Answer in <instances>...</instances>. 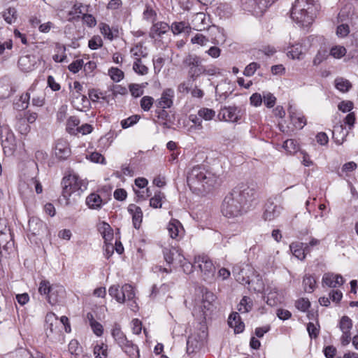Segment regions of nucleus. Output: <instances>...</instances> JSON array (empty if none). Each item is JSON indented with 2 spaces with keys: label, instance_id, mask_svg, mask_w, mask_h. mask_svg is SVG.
I'll use <instances>...</instances> for the list:
<instances>
[{
  "label": "nucleus",
  "instance_id": "1",
  "mask_svg": "<svg viewBox=\"0 0 358 358\" xmlns=\"http://www.w3.org/2000/svg\"><path fill=\"white\" fill-rule=\"evenodd\" d=\"M216 296L207 289L201 290V295L195 300L192 309V315L199 322V331L189 336L187 341V351L192 353L199 349L207 338V327L206 322L210 318L214 310V302Z\"/></svg>",
  "mask_w": 358,
  "mask_h": 358
},
{
  "label": "nucleus",
  "instance_id": "2",
  "mask_svg": "<svg viewBox=\"0 0 358 358\" xmlns=\"http://www.w3.org/2000/svg\"><path fill=\"white\" fill-rule=\"evenodd\" d=\"M217 176L202 166H196L187 172V182L190 189L198 194L210 191L217 182Z\"/></svg>",
  "mask_w": 358,
  "mask_h": 358
},
{
  "label": "nucleus",
  "instance_id": "3",
  "mask_svg": "<svg viewBox=\"0 0 358 358\" xmlns=\"http://www.w3.org/2000/svg\"><path fill=\"white\" fill-rule=\"evenodd\" d=\"M231 192L246 210L251 207L253 203H256L258 199L257 187L255 185L240 184L234 187Z\"/></svg>",
  "mask_w": 358,
  "mask_h": 358
},
{
  "label": "nucleus",
  "instance_id": "4",
  "mask_svg": "<svg viewBox=\"0 0 358 358\" xmlns=\"http://www.w3.org/2000/svg\"><path fill=\"white\" fill-rule=\"evenodd\" d=\"M38 292L45 296L47 301L53 306L63 298L65 289L60 285L50 284L48 280H43L39 283Z\"/></svg>",
  "mask_w": 358,
  "mask_h": 358
},
{
  "label": "nucleus",
  "instance_id": "5",
  "mask_svg": "<svg viewBox=\"0 0 358 358\" xmlns=\"http://www.w3.org/2000/svg\"><path fill=\"white\" fill-rule=\"evenodd\" d=\"M221 210L223 215L229 218L239 217L247 211L232 192L224 197Z\"/></svg>",
  "mask_w": 358,
  "mask_h": 358
},
{
  "label": "nucleus",
  "instance_id": "6",
  "mask_svg": "<svg viewBox=\"0 0 358 358\" xmlns=\"http://www.w3.org/2000/svg\"><path fill=\"white\" fill-rule=\"evenodd\" d=\"M62 196L67 199L73 193L83 192L87 189V183L81 180L76 174H69L63 178L62 181Z\"/></svg>",
  "mask_w": 358,
  "mask_h": 358
},
{
  "label": "nucleus",
  "instance_id": "7",
  "mask_svg": "<svg viewBox=\"0 0 358 358\" xmlns=\"http://www.w3.org/2000/svg\"><path fill=\"white\" fill-rule=\"evenodd\" d=\"M194 265L200 269L204 280H210L213 278L215 267L208 256L206 255L196 256L194 257Z\"/></svg>",
  "mask_w": 358,
  "mask_h": 358
},
{
  "label": "nucleus",
  "instance_id": "8",
  "mask_svg": "<svg viewBox=\"0 0 358 358\" xmlns=\"http://www.w3.org/2000/svg\"><path fill=\"white\" fill-rule=\"evenodd\" d=\"M183 64L189 68L188 75L193 81L202 75L203 65L200 57L196 55H188L185 57Z\"/></svg>",
  "mask_w": 358,
  "mask_h": 358
},
{
  "label": "nucleus",
  "instance_id": "9",
  "mask_svg": "<svg viewBox=\"0 0 358 358\" xmlns=\"http://www.w3.org/2000/svg\"><path fill=\"white\" fill-rule=\"evenodd\" d=\"M269 0H241V7L256 16H262L270 6Z\"/></svg>",
  "mask_w": 358,
  "mask_h": 358
},
{
  "label": "nucleus",
  "instance_id": "10",
  "mask_svg": "<svg viewBox=\"0 0 358 358\" xmlns=\"http://www.w3.org/2000/svg\"><path fill=\"white\" fill-rule=\"evenodd\" d=\"M245 114V110L236 106H229L222 108L218 113L220 120L229 122H238Z\"/></svg>",
  "mask_w": 358,
  "mask_h": 358
},
{
  "label": "nucleus",
  "instance_id": "11",
  "mask_svg": "<svg viewBox=\"0 0 358 358\" xmlns=\"http://www.w3.org/2000/svg\"><path fill=\"white\" fill-rule=\"evenodd\" d=\"M236 280L242 285H250V277L253 274V268L248 264H237L232 269Z\"/></svg>",
  "mask_w": 358,
  "mask_h": 358
},
{
  "label": "nucleus",
  "instance_id": "12",
  "mask_svg": "<svg viewBox=\"0 0 358 358\" xmlns=\"http://www.w3.org/2000/svg\"><path fill=\"white\" fill-rule=\"evenodd\" d=\"M163 254L166 263L168 264H173L175 267L178 264L185 261V257L182 254V250L176 247L165 248L163 250Z\"/></svg>",
  "mask_w": 358,
  "mask_h": 358
},
{
  "label": "nucleus",
  "instance_id": "13",
  "mask_svg": "<svg viewBox=\"0 0 358 358\" xmlns=\"http://www.w3.org/2000/svg\"><path fill=\"white\" fill-rule=\"evenodd\" d=\"M208 31L212 34L210 37H208L202 34L198 33L192 37L191 43L192 44H197L201 46L206 45L209 41L213 44H217L218 41L217 40L216 36H213V34L220 33V29L216 26H212L209 27Z\"/></svg>",
  "mask_w": 358,
  "mask_h": 358
},
{
  "label": "nucleus",
  "instance_id": "14",
  "mask_svg": "<svg viewBox=\"0 0 358 358\" xmlns=\"http://www.w3.org/2000/svg\"><path fill=\"white\" fill-rule=\"evenodd\" d=\"M69 142L64 138L58 139L55 144L54 155L59 160H65L71 155Z\"/></svg>",
  "mask_w": 358,
  "mask_h": 358
},
{
  "label": "nucleus",
  "instance_id": "15",
  "mask_svg": "<svg viewBox=\"0 0 358 358\" xmlns=\"http://www.w3.org/2000/svg\"><path fill=\"white\" fill-rule=\"evenodd\" d=\"M175 92L171 88H166L163 90L159 99L155 101L157 108H170L173 104Z\"/></svg>",
  "mask_w": 358,
  "mask_h": 358
},
{
  "label": "nucleus",
  "instance_id": "16",
  "mask_svg": "<svg viewBox=\"0 0 358 358\" xmlns=\"http://www.w3.org/2000/svg\"><path fill=\"white\" fill-rule=\"evenodd\" d=\"M315 13H306V11L299 12L298 14L294 13V7L292 8L291 17L301 27H308L314 18Z\"/></svg>",
  "mask_w": 358,
  "mask_h": 358
},
{
  "label": "nucleus",
  "instance_id": "17",
  "mask_svg": "<svg viewBox=\"0 0 358 358\" xmlns=\"http://www.w3.org/2000/svg\"><path fill=\"white\" fill-rule=\"evenodd\" d=\"M37 65V59L34 55L21 56L18 59V66L21 71L29 72L34 70Z\"/></svg>",
  "mask_w": 358,
  "mask_h": 358
},
{
  "label": "nucleus",
  "instance_id": "18",
  "mask_svg": "<svg viewBox=\"0 0 358 358\" xmlns=\"http://www.w3.org/2000/svg\"><path fill=\"white\" fill-rule=\"evenodd\" d=\"M282 210V208L280 206L268 202L266 204L263 218L266 221H271L280 215Z\"/></svg>",
  "mask_w": 358,
  "mask_h": 358
},
{
  "label": "nucleus",
  "instance_id": "19",
  "mask_svg": "<svg viewBox=\"0 0 358 358\" xmlns=\"http://www.w3.org/2000/svg\"><path fill=\"white\" fill-rule=\"evenodd\" d=\"M345 280L341 275L333 273H325L322 277L323 285L329 287L336 288L341 286Z\"/></svg>",
  "mask_w": 358,
  "mask_h": 358
},
{
  "label": "nucleus",
  "instance_id": "20",
  "mask_svg": "<svg viewBox=\"0 0 358 358\" xmlns=\"http://www.w3.org/2000/svg\"><path fill=\"white\" fill-rule=\"evenodd\" d=\"M315 0H296L292 7H294V13L306 11V13H315Z\"/></svg>",
  "mask_w": 358,
  "mask_h": 358
},
{
  "label": "nucleus",
  "instance_id": "21",
  "mask_svg": "<svg viewBox=\"0 0 358 358\" xmlns=\"http://www.w3.org/2000/svg\"><path fill=\"white\" fill-rule=\"evenodd\" d=\"M170 30V26L164 22L155 23L150 28L149 36L151 38L157 39L161 38L164 34Z\"/></svg>",
  "mask_w": 358,
  "mask_h": 358
},
{
  "label": "nucleus",
  "instance_id": "22",
  "mask_svg": "<svg viewBox=\"0 0 358 358\" xmlns=\"http://www.w3.org/2000/svg\"><path fill=\"white\" fill-rule=\"evenodd\" d=\"M167 230L170 237L173 239H180L183 236V227L178 220H171L167 225Z\"/></svg>",
  "mask_w": 358,
  "mask_h": 358
},
{
  "label": "nucleus",
  "instance_id": "23",
  "mask_svg": "<svg viewBox=\"0 0 358 358\" xmlns=\"http://www.w3.org/2000/svg\"><path fill=\"white\" fill-rule=\"evenodd\" d=\"M348 134L349 130L343 124H336L332 131L333 138L337 145H342Z\"/></svg>",
  "mask_w": 358,
  "mask_h": 358
},
{
  "label": "nucleus",
  "instance_id": "24",
  "mask_svg": "<svg viewBox=\"0 0 358 358\" xmlns=\"http://www.w3.org/2000/svg\"><path fill=\"white\" fill-rule=\"evenodd\" d=\"M228 324L234 329L236 334L242 333L245 329V324L242 322L239 314L236 312L230 314L228 318Z\"/></svg>",
  "mask_w": 358,
  "mask_h": 358
},
{
  "label": "nucleus",
  "instance_id": "25",
  "mask_svg": "<svg viewBox=\"0 0 358 358\" xmlns=\"http://www.w3.org/2000/svg\"><path fill=\"white\" fill-rule=\"evenodd\" d=\"M85 203L88 208L92 210H100L105 204L101 196L96 192L89 194L86 198Z\"/></svg>",
  "mask_w": 358,
  "mask_h": 358
},
{
  "label": "nucleus",
  "instance_id": "26",
  "mask_svg": "<svg viewBox=\"0 0 358 358\" xmlns=\"http://www.w3.org/2000/svg\"><path fill=\"white\" fill-rule=\"evenodd\" d=\"M14 241L10 233L0 231V249L9 254L13 250Z\"/></svg>",
  "mask_w": 358,
  "mask_h": 358
},
{
  "label": "nucleus",
  "instance_id": "27",
  "mask_svg": "<svg viewBox=\"0 0 358 358\" xmlns=\"http://www.w3.org/2000/svg\"><path fill=\"white\" fill-rule=\"evenodd\" d=\"M166 108H158L155 113L157 115L158 122L166 128H170L174 123V120L166 110Z\"/></svg>",
  "mask_w": 358,
  "mask_h": 358
},
{
  "label": "nucleus",
  "instance_id": "28",
  "mask_svg": "<svg viewBox=\"0 0 358 358\" xmlns=\"http://www.w3.org/2000/svg\"><path fill=\"white\" fill-rule=\"evenodd\" d=\"M128 211L132 216L134 227L136 229H139L143 219L141 208L135 204H130L128 206Z\"/></svg>",
  "mask_w": 358,
  "mask_h": 358
},
{
  "label": "nucleus",
  "instance_id": "29",
  "mask_svg": "<svg viewBox=\"0 0 358 358\" xmlns=\"http://www.w3.org/2000/svg\"><path fill=\"white\" fill-rule=\"evenodd\" d=\"M288 113L291 121L296 127L302 129L306 124L305 117L300 113H298L296 110L292 106L289 108Z\"/></svg>",
  "mask_w": 358,
  "mask_h": 358
},
{
  "label": "nucleus",
  "instance_id": "30",
  "mask_svg": "<svg viewBox=\"0 0 358 358\" xmlns=\"http://www.w3.org/2000/svg\"><path fill=\"white\" fill-rule=\"evenodd\" d=\"M135 298L134 287L130 284H124L121 287V296H117V302L123 303Z\"/></svg>",
  "mask_w": 358,
  "mask_h": 358
},
{
  "label": "nucleus",
  "instance_id": "31",
  "mask_svg": "<svg viewBox=\"0 0 358 358\" xmlns=\"http://www.w3.org/2000/svg\"><path fill=\"white\" fill-rule=\"evenodd\" d=\"M264 299L268 305L275 306L278 303L280 299L278 298V290L275 287L268 286L264 292Z\"/></svg>",
  "mask_w": 358,
  "mask_h": 358
},
{
  "label": "nucleus",
  "instance_id": "32",
  "mask_svg": "<svg viewBox=\"0 0 358 358\" xmlns=\"http://www.w3.org/2000/svg\"><path fill=\"white\" fill-rule=\"evenodd\" d=\"M45 224L38 217H32L29 220L28 229L33 235H39L44 229Z\"/></svg>",
  "mask_w": 358,
  "mask_h": 358
},
{
  "label": "nucleus",
  "instance_id": "33",
  "mask_svg": "<svg viewBox=\"0 0 358 358\" xmlns=\"http://www.w3.org/2000/svg\"><path fill=\"white\" fill-rule=\"evenodd\" d=\"M99 30L103 37L109 41H113L118 36V30L113 29L108 24L104 22H100L99 24Z\"/></svg>",
  "mask_w": 358,
  "mask_h": 358
},
{
  "label": "nucleus",
  "instance_id": "34",
  "mask_svg": "<svg viewBox=\"0 0 358 358\" xmlns=\"http://www.w3.org/2000/svg\"><path fill=\"white\" fill-rule=\"evenodd\" d=\"M58 324V319L56 315L53 313H49L45 317V326H46V334L48 336H50V333H53L57 330V325Z\"/></svg>",
  "mask_w": 358,
  "mask_h": 358
},
{
  "label": "nucleus",
  "instance_id": "35",
  "mask_svg": "<svg viewBox=\"0 0 358 358\" xmlns=\"http://www.w3.org/2000/svg\"><path fill=\"white\" fill-rule=\"evenodd\" d=\"M112 336L115 339L116 343L120 347L121 345L127 343L129 341L124 334L121 330L120 325L115 324L111 332Z\"/></svg>",
  "mask_w": 358,
  "mask_h": 358
},
{
  "label": "nucleus",
  "instance_id": "36",
  "mask_svg": "<svg viewBox=\"0 0 358 358\" xmlns=\"http://www.w3.org/2000/svg\"><path fill=\"white\" fill-rule=\"evenodd\" d=\"M120 348L130 358H140L139 349L131 341H127V343Z\"/></svg>",
  "mask_w": 358,
  "mask_h": 358
},
{
  "label": "nucleus",
  "instance_id": "37",
  "mask_svg": "<svg viewBox=\"0 0 358 358\" xmlns=\"http://www.w3.org/2000/svg\"><path fill=\"white\" fill-rule=\"evenodd\" d=\"M232 7L226 3H220L215 10V13L220 18L229 17L232 15Z\"/></svg>",
  "mask_w": 358,
  "mask_h": 358
},
{
  "label": "nucleus",
  "instance_id": "38",
  "mask_svg": "<svg viewBox=\"0 0 358 358\" xmlns=\"http://www.w3.org/2000/svg\"><path fill=\"white\" fill-rule=\"evenodd\" d=\"M303 243L294 242L292 243L289 245V248L293 255L299 260H303L306 257L304 255Z\"/></svg>",
  "mask_w": 358,
  "mask_h": 358
},
{
  "label": "nucleus",
  "instance_id": "39",
  "mask_svg": "<svg viewBox=\"0 0 358 358\" xmlns=\"http://www.w3.org/2000/svg\"><path fill=\"white\" fill-rule=\"evenodd\" d=\"M131 54L136 60L138 58L141 59V57H146L148 55L147 48L141 43H137L130 50Z\"/></svg>",
  "mask_w": 358,
  "mask_h": 358
},
{
  "label": "nucleus",
  "instance_id": "40",
  "mask_svg": "<svg viewBox=\"0 0 358 358\" xmlns=\"http://www.w3.org/2000/svg\"><path fill=\"white\" fill-rule=\"evenodd\" d=\"M99 231L101 234H102V236L104 239V242H110L113 238V233L112 228L110 226L106 223L103 222L99 227Z\"/></svg>",
  "mask_w": 358,
  "mask_h": 358
},
{
  "label": "nucleus",
  "instance_id": "41",
  "mask_svg": "<svg viewBox=\"0 0 358 358\" xmlns=\"http://www.w3.org/2000/svg\"><path fill=\"white\" fill-rule=\"evenodd\" d=\"M316 285V280L315 278L310 275L306 274L303 279V285L305 292L311 293L313 292Z\"/></svg>",
  "mask_w": 358,
  "mask_h": 358
},
{
  "label": "nucleus",
  "instance_id": "42",
  "mask_svg": "<svg viewBox=\"0 0 358 358\" xmlns=\"http://www.w3.org/2000/svg\"><path fill=\"white\" fill-rule=\"evenodd\" d=\"M253 306V303L252 299L248 296H243L238 306V310L239 312L242 313H245L250 312Z\"/></svg>",
  "mask_w": 358,
  "mask_h": 358
},
{
  "label": "nucleus",
  "instance_id": "43",
  "mask_svg": "<svg viewBox=\"0 0 358 358\" xmlns=\"http://www.w3.org/2000/svg\"><path fill=\"white\" fill-rule=\"evenodd\" d=\"M250 288L255 292L262 293L265 292V286L263 280L259 276H255V279H250Z\"/></svg>",
  "mask_w": 358,
  "mask_h": 358
},
{
  "label": "nucleus",
  "instance_id": "44",
  "mask_svg": "<svg viewBox=\"0 0 358 358\" xmlns=\"http://www.w3.org/2000/svg\"><path fill=\"white\" fill-rule=\"evenodd\" d=\"M95 358H106L108 357V345L103 343H97L94 347Z\"/></svg>",
  "mask_w": 358,
  "mask_h": 358
},
{
  "label": "nucleus",
  "instance_id": "45",
  "mask_svg": "<svg viewBox=\"0 0 358 358\" xmlns=\"http://www.w3.org/2000/svg\"><path fill=\"white\" fill-rule=\"evenodd\" d=\"M170 29H171L174 35H178L185 31L187 29H190V27L185 22H175L170 26Z\"/></svg>",
  "mask_w": 358,
  "mask_h": 358
},
{
  "label": "nucleus",
  "instance_id": "46",
  "mask_svg": "<svg viewBox=\"0 0 358 358\" xmlns=\"http://www.w3.org/2000/svg\"><path fill=\"white\" fill-rule=\"evenodd\" d=\"M83 5L81 3H76L72 10L68 13L69 19L68 20L72 21L79 18V15L83 13Z\"/></svg>",
  "mask_w": 358,
  "mask_h": 358
},
{
  "label": "nucleus",
  "instance_id": "47",
  "mask_svg": "<svg viewBox=\"0 0 358 358\" xmlns=\"http://www.w3.org/2000/svg\"><path fill=\"white\" fill-rule=\"evenodd\" d=\"M164 199H165L164 193L160 191L155 192L154 196L150 200V206L154 208H161Z\"/></svg>",
  "mask_w": 358,
  "mask_h": 358
},
{
  "label": "nucleus",
  "instance_id": "48",
  "mask_svg": "<svg viewBox=\"0 0 358 358\" xmlns=\"http://www.w3.org/2000/svg\"><path fill=\"white\" fill-rule=\"evenodd\" d=\"M133 70L138 75L144 76L148 73V68L142 63L141 59L134 60Z\"/></svg>",
  "mask_w": 358,
  "mask_h": 358
},
{
  "label": "nucleus",
  "instance_id": "49",
  "mask_svg": "<svg viewBox=\"0 0 358 358\" xmlns=\"http://www.w3.org/2000/svg\"><path fill=\"white\" fill-rule=\"evenodd\" d=\"M335 86L339 91L345 92L351 87V83L348 80L338 78L335 80Z\"/></svg>",
  "mask_w": 358,
  "mask_h": 358
},
{
  "label": "nucleus",
  "instance_id": "50",
  "mask_svg": "<svg viewBox=\"0 0 358 358\" xmlns=\"http://www.w3.org/2000/svg\"><path fill=\"white\" fill-rule=\"evenodd\" d=\"M352 322L348 316H343L339 322V328L342 332H350Z\"/></svg>",
  "mask_w": 358,
  "mask_h": 358
},
{
  "label": "nucleus",
  "instance_id": "51",
  "mask_svg": "<svg viewBox=\"0 0 358 358\" xmlns=\"http://www.w3.org/2000/svg\"><path fill=\"white\" fill-rule=\"evenodd\" d=\"M3 17L8 24L13 23L17 19L16 9L15 8H8L3 12Z\"/></svg>",
  "mask_w": 358,
  "mask_h": 358
},
{
  "label": "nucleus",
  "instance_id": "52",
  "mask_svg": "<svg viewBox=\"0 0 358 358\" xmlns=\"http://www.w3.org/2000/svg\"><path fill=\"white\" fill-rule=\"evenodd\" d=\"M215 115V110L207 108H202L198 111V115L205 120H211Z\"/></svg>",
  "mask_w": 358,
  "mask_h": 358
},
{
  "label": "nucleus",
  "instance_id": "53",
  "mask_svg": "<svg viewBox=\"0 0 358 358\" xmlns=\"http://www.w3.org/2000/svg\"><path fill=\"white\" fill-rule=\"evenodd\" d=\"M310 306V302L308 299L301 298L296 301L295 307L301 312H306Z\"/></svg>",
  "mask_w": 358,
  "mask_h": 358
},
{
  "label": "nucleus",
  "instance_id": "54",
  "mask_svg": "<svg viewBox=\"0 0 358 358\" xmlns=\"http://www.w3.org/2000/svg\"><path fill=\"white\" fill-rule=\"evenodd\" d=\"M108 73L111 79L115 82H120L124 78L123 71L117 68H110L108 71Z\"/></svg>",
  "mask_w": 358,
  "mask_h": 358
},
{
  "label": "nucleus",
  "instance_id": "55",
  "mask_svg": "<svg viewBox=\"0 0 358 358\" xmlns=\"http://www.w3.org/2000/svg\"><path fill=\"white\" fill-rule=\"evenodd\" d=\"M346 53V49L341 45H336L330 50V55L334 58L340 59Z\"/></svg>",
  "mask_w": 358,
  "mask_h": 358
},
{
  "label": "nucleus",
  "instance_id": "56",
  "mask_svg": "<svg viewBox=\"0 0 358 358\" xmlns=\"http://www.w3.org/2000/svg\"><path fill=\"white\" fill-rule=\"evenodd\" d=\"M302 54L301 46L296 45H293L290 48V50L287 51V56L292 59H300V55Z\"/></svg>",
  "mask_w": 358,
  "mask_h": 358
},
{
  "label": "nucleus",
  "instance_id": "57",
  "mask_svg": "<svg viewBox=\"0 0 358 358\" xmlns=\"http://www.w3.org/2000/svg\"><path fill=\"white\" fill-rule=\"evenodd\" d=\"M283 148L289 153L292 154L297 151L298 147L293 139H287L283 143Z\"/></svg>",
  "mask_w": 358,
  "mask_h": 358
},
{
  "label": "nucleus",
  "instance_id": "58",
  "mask_svg": "<svg viewBox=\"0 0 358 358\" xmlns=\"http://www.w3.org/2000/svg\"><path fill=\"white\" fill-rule=\"evenodd\" d=\"M88 46L92 50H97L103 46V41L100 36H94L88 42Z\"/></svg>",
  "mask_w": 358,
  "mask_h": 358
},
{
  "label": "nucleus",
  "instance_id": "59",
  "mask_svg": "<svg viewBox=\"0 0 358 358\" xmlns=\"http://www.w3.org/2000/svg\"><path fill=\"white\" fill-rule=\"evenodd\" d=\"M263 101L266 107L273 108L275 104L276 98L270 92H264Z\"/></svg>",
  "mask_w": 358,
  "mask_h": 358
},
{
  "label": "nucleus",
  "instance_id": "60",
  "mask_svg": "<svg viewBox=\"0 0 358 358\" xmlns=\"http://www.w3.org/2000/svg\"><path fill=\"white\" fill-rule=\"evenodd\" d=\"M80 124V120L76 116H71L67 120L66 129L71 133H74V128L78 127Z\"/></svg>",
  "mask_w": 358,
  "mask_h": 358
},
{
  "label": "nucleus",
  "instance_id": "61",
  "mask_svg": "<svg viewBox=\"0 0 358 358\" xmlns=\"http://www.w3.org/2000/svg\"><path fill=\"white\" fill-rule=\"evenodd\" d=\"M154 103V99L150 96H145L141 100V107L144 111H148Z\"/></svg>",
  "mask_w": 358,
  "mask_h": 358
},
{
  "label": "nucleus",
  "instance_id": "62",
  "mask_svg": "<svg viewBox=\"0 0 358 358\" xmlns=\"http://www.w3.org/2000/svg\"><path fill=\"white\" fill-rule=\"evenodd\" d=\"M260 67V64L257 62H251L244 69L243 74L245 76H252L255 71Z\"/></svg>",
  "mask_w": 358,
  "mask_h": 358
},
{
  "label": "nucleus",
  "instance_id": "63",
  "mask_svg": "<svg viewBox=\"0 0 358 358\" xmlns=\"http://www.w3.org/2000/svg\"><path fill=\"white\" fill-rule=\"evenodd\" d=\"M15 138L12 133H8L5 140L2 141L3 149L8 148L9 150H13L15 148Z\"/></svg>",
  "mask_w": 358,
  "mask_h": 358
},
{
  "label": "nucleus",
  "instance_id": "64",
  "mask_svg": "<svg viewBox=\"0 0 358 358\" xmlns=\"http://www.w3.org/2000/svg\"><path fill=\"white\" fill-rule=\"evenodd\" d=\"M139 120L138 115H132L121 121V126L123 129L129 128L135 124Z\"/></svg>",
  "mask_w": 358,
  "mask_h": 358
}]
</instances>
